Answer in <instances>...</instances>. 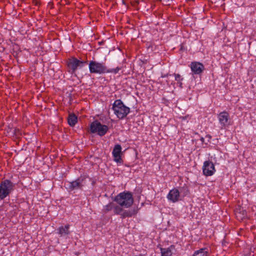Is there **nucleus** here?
<instances>
[{
  "label": "nucleus",
  "instance_id": "nucleus-2",
  "mask_svg": "<svg viewBox=\"0 0 256 256\" xmlns=\"http://www.w3.org/2000/svg\"><path fill=\"white\" fill-rule=\"evenodd\" d=\"M112 109L120 119L126 117L130 111V108L126 106L120 100H115L112 105Z\"/></svg>",
  "mask_w": 256,
  "mask_h": 256
},
{
  "label": "nucleus",
  "instance_id": "nucleus-31",
  "mask_svg": "<svg viewBox=\"0 0 256 256\" xmlns=\"http://www.w3.org/2000/svg\"><path fill=\"white\" fill-rule=\"evenodd\" d=\"M250 256H251V253L250 254Z\"/></svg>",
  "mask_w": 256,
  "mask_h": 256
},
{
  "label": "nucleus",
  "instance_id": "nucleus-3",
  "mask_svg": "<svg viewBox=\"0 0 256 256\" xmlns=\"http://www.w3.org/2000/svg\"><path fill=\"white\" fill-rule=\"evenodd\" d=\"M16 184L8 180H5L0 184V199L4 200L12 192Z\"/></svg>",
  "mask_w": 256,
  "mask_h": 256
},
{
  "label": "nucleus",
  "instance_id": "nucleus-7",
  "mask_svg": "<svg viewBox=\"0 0 256 256\" xmlns=\"http://www.w3.org/2000/svg\"><path fill=\"white\" fill-rule=\"evenodd\" d=\"M202 170L206 176H211L215 172L214 166L212 162L209 160L205 161Z\"/></svg>",
  "mask_w": 256,
  "mask_h": 256
},
{
  "label": "nucleus",
  "instance_id": "nucleus-20",
  "mask_svg": "<svg viewBox=\"0 0 256 256\" xmlns=\"http://www.w3.org/2000/svg\"><path fill=\"white\" fill-rule=\"evenodd\" d=\"M120 70V68L119 67H116V68H107L106 72V73H114V74H117L119 72V70Z\"/></svg>",
  "mask_w": 256,
  "mask_h": 256
},
{
  "label": "nucleus",
  "instance_id": "nucleus-13",
  "mask_svg": "<svg viewBox=\"0 0 256 256\" xmlns=\"http://www.w3.org/2000/svg\"><path fill=\"white\" fill-rule=\"evenodd\" d=\"M70 225L66 224L64 226H61L57 229V233L61 236H65L70 234Z\"/></svg>",
  "mask_w": 256,
  "mask_h": 256
},
{
  "label": "nucleus",
  "instance_id": "nucleus-27",
  "mask_svg": "<svg viewBox=\"0 0 256 256\" xmlns=\"http://www.w3.org/2000/svg\"><path fill=\"white\" fill-rule=\"evenodd\" d=\"M34 1L35 2V4L36 6L40 5V3L39 1H38L36 0H34Z\"/></svg>",
  "mask_w": 256,
  "mask_h": 256
},
{
  "label": "nucleus",
  "instance_id": "nucleus-25",
  "mask_svg": "<svg viewBox=\"0 0 256 256\" xmlns=\"http://www.w3.org/2000/svg\"><path fill=\"white\" fill-rule=\"evenodd\" d=\"M12 128H10V126H8V129H7V132L8 133H10V132H12Z\"/></svg>",
  "mask_w": 256,
  "mask_h": 256
},
{
  "label": "nucleus",
  "instance_id": "nucleus-22",
  "mask_svg": "<svg viewBox=\"0 0 256 256\" xmlns=\"http://www.w3.org/2000/svg\"><path fill=\"white\" fill-rule=\"evenodd\" d=\"M114 207V206L112 202L104 206L105 212H106L110 211V210H112V208Z\"/></svg>",
  "mask_w": 256,
  "mask_h": 256
},
{
  "label": "nucleus",
  "instance_id": "nucleus-12",
  "mask_svg": "<svg viewBox=\"0 0 256 256\" xmlns=\"http://www.w3.org/2000/svg\"><path fill=\"white\" fill-rule=\"evenodd\" d=\"M190 68L192 72L195 74H200L204 70V65L199 62H192Z\"/></svg>",
  "mask_w": 256,
  "mask_h": 256
},
{
  "label": "nucleus",
  "instance_id": "nucleus-17",
  "mask_svg": "<svg viewBox=\"0 0 256 256\" xmlns=\"http://www.w3.org/2000/svg\"><path fill=\"white\" fill-rule=\"evenodd\" d=\"M208 250L206 248H201L196 252L192 256H207Z\"/></svg>",
  "mask_w": 256,
  "mask_h": 256
},
{
  "label": "nucleus",
  "instance_id": "nucleus-28",
  "mask_svg": "<svg viewBox=\"0 0 256 256\" xmlns=\"http://www.w3.org/2000/svg\"><path fill=\"white\" fill-rule=\"evenodd\" d=\"M178 82V84H179V86L180 88H182V82L181 81H179Z\"/></svg>",
  "mask_w": 256,
  "mask_h": 256
},
{
  "label": "nucleus",
  "instance_id": "nucleus-18",
  "mask_svg": "<svg viewBox=\"0 0 256 256\" xmlns=\"http://www.w3.org/2000/svg\"><path fill=\"white\" fill-rule=\"evenodd\" d=\"M160 250L162 256H170L172 254V250L170 248H161Z\"/></svg>",
  "mask_w": 256,
  "mask_h": 256
},
{
  "label": "nucleus",
  "instance_id": "nucleus-16",
  "mask_svg": "<svg viewBox=\"0 0 256 256\" xmlns=\"http://www.w3.org/2000/svg\"><path fill=\"white\" fill-rule=\"evenodd\" d=\"M137 212V211L135 210H125L121 214V218H124L127 217H130L132 216L135 214Z\"/></svg>",
  "mask_w": 256,
  "mask_h": 256
},
{
  "label": "nucleus",
  "instance_id": "nucleus-1",
  "mask_svg": "<svg viewBox=\"0 0 256 256\" xmlns=\"http://www.w3.org/2000/svg\"><path fill=\"white\" fill-rule=\"evenodd\" d=\"M114 200L122 206L130 208L134 203V199L132 193L130 192H123L117 195Z\"/></svg>",
  "mask_w": 256,
  "mask_h": 256
},
{
  "label": "nucleus",
  "instance_id": "nucleus-5",
  "mask_svg": "<svg viewBox=\"0 0 256 256\" xmlns=\"http://www.w3.org/2000/svg\"><path fill=\"white\" fill-rule=\"evenodd\" d=\"M108 130L106 125L102 124L98 120L92 122L90 124V132L92 133H97L100 136H104Z\"/></svg>",
  "mask_w": 256,
  "mask_h": 256
},
{
  "label": "nucleus",
  "instance_id": "nucleus-23",
  "mask_svg": "<svg viewBox=\"0 0 256 256\" xmlns=\"http://www.w3.org/2000/svg\"><path fill=\"white\" fill-rule=\"evenodd\" d=\"M174 76L176 81L179 82L182 80L183 78H181V76L180 74H174Z\"/></svg>",
  "mask_w": 256,
  "mask_h": 256
},
{
  "label": "nucleus",
  "instance_id": "nucleus-8",
  "mask_svg": "<svg viewBox=\"0 0 256 256\" xmlns=\"http://www.w3.org/2000/svg\"><path fill=\"white\" fill-rule=\"evenodd\" d=\"M84 180V177L80 176L76 180L68 182V188L71 190L82 189L84 186L83 184Z\"/></svg>",
  "mask_w": 256,
  "mask_h": 256
},
{
  "label": "nucleus",
  "instance_id": "nucleus-14",
  "mask_svg": "<svg viewBox=\"0 0 256 256\" xmlns=\"http://www.w3.org/2000/svg\"><path fill=\"white\" fill-rule=\"evenodd\" d=\"M236 214L238 219L242 220L246 216V212L243 208H240L236 210Z\"/></svg>",
  "mask_w": 256,
  "mask_h": 256
},
{
  "label": "nucleus",
  "instance_id": "nucleus-11",
  "mask_svg": "<svg viewBox=\"0 0 256 256\" xmlns=\"http://www.w3.org/2000/svg\"><path fill=\"white\" fill-rule=\"evenodd\" d=\"M180 197V195L179 190L176 188L170 190L167 196L168 199L172 202L178 201Z\"/></svg>",
  "mask_w": 256,
  "mask_h": 256
},
{
  "label": "nucleus",
  "instance_id": "nucleus-21",
  "mask_svg": "<svg viewBox=\"0 0 256 256\" xmlns=\"http://www.w3.org/2000/svg\"><path fill=\"white\" fill-rule=\"evenodd\" d=\"M114 210L115 214H118L122 212V208L120 206H116L114 207Z\"/></svg>",
  "mask_w": 256,
  "mask_h": 256
},
{
  "label": "nucleus",
  "instance_id": "nucleus-29",
  "mask_svg": "<svg viewBox=\"0 0 256 256\" xmlns=\"http://www.w3.org/2000/svg\"><path fill=\"white\" fill-rule=\"evenodd\" d=\"M122 3H123L124 4H125V2H124V0H122Z\"/></svg>",
  "mask_w": 256,
  "mask_h": 256
},
{
  "label": "nucleus",
  "instance_id": "nucleus-9",
  "mask_svg": "<svg viewBox=\"0 0 256 256\" xmlns=\"http://www.w3.org/2000/svg\"><path fill=\"white\" fill-rule=\"evenodd\" d=\"M112 154L114 161L117 163H122L123 161L121 158V154H122V147L120 144H116L114 146Z\"/></svg>",
  "mask_w": 256,
  "mask_h": 256
},
{
  "label": "nucleus",
  "instance_id": "nucleus-24",
  "mask_svg": "<svg viewBox=\"0 0 256 256\" xmlns=\"http://www.w3.org/2000/svg\"><path fill=\"white\" fill-rule=\"evenodd\" d=\"M12 134L14 135V136H17L18 134V133H19V130H16V128L12 130Z\"/></svg>",
  "mask_w": 256,
  "mask_h": 256
},
{
  "label": "nucleus",
  "instance_id": "nucleus-10",
  "mask_svg": "<svg viewBox=\"0 0 256 256\" xmlns=\"http://www.w3.org/2000/svg\"><path fill=\"white\" fill-rule=\"evenodd\" d=\"M219 122L222 126H227L230 124V116L226 112L220 113L218 116Z\"/></svg>",
  "mask_w": 256,
  "mask_h": 256
},
{
  "label": "nucleus",
  "instance_id": "nucleus-26",
  "mask_svg": "<svg viewBox=\"0 0 256 256\" xmlns=\"http://www.w3.org/2000/svg\"><path fill=\"white\" fill-rule=\"evenodd\" d=\"M188 117V116H180V118L182 119V120H186Z\"/></svg>",
  "mask_w": 256,
  "mask_h": 256
},
{
  "label": "nucleus",
  "instance_id": "nucleus-15",
  "mask_svg": "<svg viewBox=\"0 0 256 256\" xmlns=\"http://www.w3.org/2000/svg\"><path fill=\"white\" fill-rule=\"evenodd\" d=\"M68 122L70 126H74L78 122V117L75 114H70L68 118Z\"/></svg>",
  "mask_w": 256,
  "mask_h": 256
},
{
  "label": "nucleus",
  "instance_id": "nucleus-30",
  "mask_svg": "<svg viewBox=\"0 0 256 256\" xmlns=\"http://www.w3.org/2000/svg\"><path fill=\"white\" fill-rule=\"evenodd\" d=\"M136 4H138V2H136Z\"/></svg>",
  "mask_w": 256,
  "mask_h": 256
},
{
  "label": "nucleus",
  "instance_id": "nucleus-19",
  "mask_svg": "<svg viewBox=\"0 0 256 256\" xmlns=\"http://www.w3.org/2000/svg\"><path fill=\"white\" fill-rule=\"evenodd\" d=\"M178 190L180 192V195L182 194L183 196L188 195L190 193L189 190L187 186H183L180 188Z\"/></svg>",
  "mask_w": 256,
  "mask_h": 256
},
{
  "label": "nucleus",
  "instance_id": "nucleus-4",
  "mask_svg": "<svg viewBox=\"0 0 256 256\" xmlns=\"http://www.w3.org/2000/svg\"><path fill=\"white\" fill-rule=\"evenodd\" d=\"M89 70L92 74H102L106 73L107 67L104 62L91 60L89 63Z\"/></svg>",
  "mask_w": 256,
  "mask_h": 256
},
{
  "label": "nucleus",
  "instance_id": "nucleus-6",
  "mask_svg": "<svg viewBox=\"0 0 256 256\" xmlns=\"http://www.w3.org/2000/svg\"><path fill=\"white\" fill-rule=\"evenodd\" d=\"M85 63H86V62L81 61L72 57L68 60L67 66L68 68L70 70L69 72L72 74H74L76 72L78 66H82Z\"/></svg>",
  "mask_w": 256,
  "mask_h": 256
}]
</instances>
